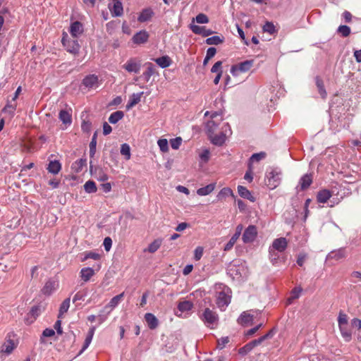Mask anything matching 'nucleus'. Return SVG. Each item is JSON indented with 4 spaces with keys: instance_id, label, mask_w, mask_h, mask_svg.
<instances>
[{
    "instance_id": "obj_22",
    "label": "nucleus",
    "mask_w": 361,
    "mask_h": 361,
    "mask_svg": "<svg viewBox=\"0 0 361 361\" xmlns=\"http://www.w3.org/2000/svg\"><path fill=\"white\" fill-rule=\"evenodd\" d=\"M49 173L54 175L58 174L61 170V164L58 160L50 161L47 167Z\"/></svg>"
},
{
    "instance_id": "obj_14",
    "label": "nucleus",
    "mask_w": 361,
    "mask_h": 361,
    "mask_svg": "<svg viewBox=\"0 0 361 361\" xmlns=\"http://www.w3.org/2000/svg\"><path fill=\"white\" fill-rule=\"evenodd\" d=\"M84 29L82 24L79 21H75L71 24L69 32L73 38H78L83 33Z\"/></svg>"
},
{
    "instance_id": "obj_48",
    "label": "nucleus",
    "mask_w": 361,
    "mask_h": 361,
    "mask_svg": "<svg viewBox=\"0 0 361 361\" xmlns=\"http://www.w3.org/2000/svg\"><path fill=\"white\" fill-rule=\"evenodd\" d=\"M266 157V153L264 152H259V153H255L253 154L251 157L250 158V166L252 165V163L253 162H258L260 160L264 159Z\"/></svg>"
},
{
    "instance_id": "obj_35",
    "label": "nucleus",
    "mask_w": 361,
    "mask_h": 361,
    "mask_svg": "<svg viewBox=\"0 0 361 361\" xmlns=\"http://www.w3.org/2000/svg\"><path fill=\"white\" fill-rule=\"evenodd\" d=\"M341 334L345 341H350L352 337L351 331L348 328V325L339 326Z\"/></svg>"
},
{
    "instance_id": "obj_32",
    "label": "nucleus",
    "mask_w": 361,
    "mask_h": 361,
    "mask_svg": "<svg viewBox=\"0 0 361 361\" xmlns=\"http://www.w3.org/2000/svg\"><path fill=\"white\" fill-rule=\"evenodd\" d=\"M229 196L235 197L233 190L230 188H224L218 193L217 198L219 200H223Z\"/></svg>"
},
{
    "instance_id": "obj_38",
    "label": "nucleus",
    "mask_w": 361,
    "mask_h": 361,
    "mask_svg": "<svg viewBox=\"0 0 361 361\" xmlns=\"http://www.w3.org/2000/svg\"><path fill=\"white\" fill-rule=\"evenodd\" d=\"M86 165V159H80L78 160H76L74 163H73L71 166V169L76 173L80 172L82 171L84 166Z\"/></svg>"
},
{
    "instance_id": "obj_23",
    "label": "nucleus",
    "mask_w": 361,
    "mask_h": 361,
    "mask_svg": "<svg viewBox=\"0 0 361 361\" xmlns=\"http://www.w3.org/2000/svg\"><path fill=\"white\" fill-rule=\"evenodd\" d=\"M143 94V92H139V93H133L129 99V101L128 104H126V109L128 110L132 109L134 106H135L137 104H138L140 100L141 97Z\"/></svg>"
},
{
    "instance_id": "obj_18",
    "label": "nucleus",
    "mask_w": 361,
    "mask_h": 361,
    "mask_svg": "<svg viewBox=\"0 0 361 361\" xmlns=\"http://www.w3.org/2000/svg\"><path fill=\"white\" fill-rule=\"evenodd\" d=\"M145 66L146 70L143 72L140 78H142L145 82H147L150 80L151 77L155 73V67L149 62L146 63Z\"/></svg>"
},
{
    "instance_id": "obj_26",
    "label": "nucleus",
    "mask_w": 361,
    "mask_h": 361,
    "mask_svg": "<svg viewBox=\"0 0 361 361\" xmlns=\"http://www.w3.org/2000/svg\"><path fill=\"white\" fill-rule=\"evenodd\" d=\"M59 118L66 126H70L72 123L71 114L67 110H61L59 114Z\"/></svg>"
},
{
    "instance_id": "obj_20",
    "label": "nucleus",
    "mask_w": 361,
    "mask_h": 361,
    "mask_svg": "<svg viewBox=\"0 0 361 361\" xmlns=\"http://www.w3.org/2000/svg\"><path fill=\"white\" fill-rule=\"evenodd\" d=\"M145 319L150 329H155L159 325L157 318L152 313H146L145 314Z\"/></svg>"
},
{
    "instance_id": "obj_61",
    "label": "nucleus",
    "mask_w": 361,
    "mask_h": 361,
    "mask_svg": "<svg viewBox=\"0 0 361 361\" xmlns=\"http://www.w3.org/2000/svg\"><path fill=\"white\" fill-rule=\"evenodd\" d=\"M236 241H237V239L233 237V235H232V237L231 238L229 241L226 244V245L224 248V250L226 252L230 251L233 248V247L235 245V243H236Z\"/></svg>"
},
{
    "instance_id": "obj_21",
    "label": "nucleus",
    "mask_w": 361,
    "mask_h": 361,
    "mask_svg": "<svg viewBox=\"0 0 361 361\" xmlns=\"http://www.w3.org/2000/svg\"><path fill=\"white\" fill-rule=\"evenodd\" d=\"M154 16V12L152 8H147L143 9L137 18V20L140 23H144L149 20Z\"/></svg>"
},
{
    "instance_id": "obj_40",
    "label": "nucleus",
    "mask_w": 361,
    "mask_h": 361,
    "mask_svg": "<svg viewBox=\"0 0 361 361\" xmlns=\"http://www.w3.org/2000/svg\"><path fill=\"white\" fill-rule=\"evenodd\" d=\"M315 81H316V85H317L318 91H319L320 95L323 98H324L326 95V92L324 86L323 80L319 76H317L315 78Z\"/></svg>"
},
{
    "instance_id": "obj_49",
    "label": "nucleus",
    "mask_w": 361,
    "mask_h": 361,
    "mask_svg": "<svg viewBox=\"0 0 361 361\" xmlns=\"http://www.w3.org/2000/svg\"><path fill=\"white\" fill-rule=\"evenodd\" d=\"M85 256L82 261H85L88 259H92L94 260H98L100 259L101 255L99 253L94 252H86L84 253Z\"/></svg>"
},
{
    "instance_id": "obj_57",
    "label": "nucleus",
    "mask_w": 361,
    "mask_h": 361,
    "mask_svg": "<svg viewBox=\"0 0 361 361\" xmlns=\"http://www.w3.org/2000/svg\"><path fill=\"white\" fill-rule=\"evenodd\" d=\"M182 143V139L180 137H176L170 140V144L173 149H178Z\"/></svg>"
},
{
    "instance_id": "obj_9",
    "label": "nucleus",
    "mask_w": 361,
    "mask_h": 361,
    "mask_svg": "<svg viewBox=\"0 0 361 361\" xmlns=\"http://www.w3.org/2000/svg\"><path fill=\"white\" fill-rule=\"evenodd\" d=\"M253 65L252 60H247L238 64L233 65L231 68V73L233 76H238L241 73L248 71Z\"/></svg>"
},
{
    "instance_id": "obj_12",
    "label": "nucleus",
    "mask_w": 361,
    "mask_h": 361,
    "mask_svg": "<svg viewBox=\"0 0 361 361\" xmlns=\"http://www.w3.org/2000/svg\"><path fill=\"white\" fill-rule=\"evenodd\" d=\"M288 246V241L286 238H279L275 239L269 247L271 250H276L282 252L286 250Z\"/></svg>"
},
{
    "instance_id": "obj_51",
    "label": "nucleus",
    "mask_w": 361,
    "mask_h": 361,
    "mask_svg": "<svg viewBox=\"0 0 361 361\" xmlns=\"http://www.w3.org/2000/svg\"><path fill=\"white\" fill-rule=\"evenodd\" d=\"M157 145L162 152L169 151V144L166 139H159L157 141Z\"/></svg>"
},
{
    "instance_id": "obj_59",
    "label": "nucleus",
    "mask_w": 361,
    "mask_h": 361,
    "mask_svg": "<svg viewBox=\"0 0 361 361\" xmlns=\"http://www.w3.org/2000/svg\"><path fill=\"white\" fill-rule=\"evenodd\" d=\"M269 336V334H267L266 335L259 338L258 339H255L251 342H250V345H251L252 349L259 345L263 341H264L267 338H268Z\"/></svg>"
},
{
    "instance_id": "obj_53",
    "label": "nucleus",
    "mask_w": 361,
    "mask_h": 361,
    "mask_svg": "<svg viewBox=\"0 0 361 361\" xmlns=\"http://www.w3.org/2000/svg\"><path fill=\"white\" fill-rule=\"evenodd\" d=\"M338 326H345L348 324V319L347 314L340 312L338 317Z\"/></svg>"
},
{
    "instance_id": "obj_44",
    "label": "nucleus",
    "mask_w": 361,
    "mask_h": 361,
    "mask_svg": "<svg viewBox=\"0 0 361 361\" xmlns=\"http://www.w3.org/2000/svg\"><path fill=\"white\" fill-rule=\"evenodd\" d=\"M252 320V316H251L250 314L247 313L246 312H243L240 316L239 317L238 322L239 324H247Z\"/></svg>"
},
{
    "instance_id": "obj_60",
    "label": "nucleus",
    "mask_w": 361,
    "mask_h": 361,
    "mask_svg": "<svg viewBox=\"0 0 361 361\" xmlns=\"http://www.w3.org/2000/svg\"><path fill=\"white\" fill-rule=\"evenodd\" d=\"M228 342L229 338L228 336L222 337L217 341V347L219 349H223Z\"/></svg>"
},
{
    "instance_id": "obj_29",
    "label": "nucleus",
    "mask_w": 361,
    "mask_h": 361,
    "mask_svg": "<svg viewBox=\"0 0 361 361\" xmlns=\"http://www.w3.org/2000/svg\"><path fill=\"white\" fill-rule=\"evenodd\" d=\"M16 106L17 104L16 102H13L12 101L8 102L6 106L2 109V112L4 114H7L12 117L15 114Z\"/></svg>"
},
{
    "instance_id": "obj_52",
    "label": "nucleus",
    "mask_w": 361,
    "mask_h": 361,
    "mask_svg": "<svg viewBox=\"0 0 361 361\" xmlns=\"http://www.w3.org/2000/svg\"><path fill=\"white\" fill-rule=\"evenodd\" d=\"M263 31L269 34H274L276 32V28L271 22H267L263 26Z\"/></svg>"
},
{
    "instance_id": "obj_56",
    "label": "nucleus",
    "mask_w": 361,
    "mask_h": 361,
    "mask_svg": "<svg viewBox=\"0 0 361 361\" xmlns=\"http://www.w3.org/2000/svg\"><path fill=\"white\" fill-rule=\"evenodd\" d=\"M92 128V123L90 121H82L81 129L84 133H89Z\"/></svg>"
},
{
    "instance_id": "obj_46",
    "label": "nucleus",
    "mask_w": 361,
    "mask_h": 361,
    "mask_svg": "<svg viewBox=\"0 0 361 361\" xmlns=\"http://www.w3.org/2000/svg\"><path fill=\"white\" fill-rule=\"evenodd\" d=\"M192 302L188 300L180 302L178 305V310L182 312L189 311L192 309Z\"/></svg>"
},
{
    "instance_id": "obj_13",
    "label": "nucleus",
    "mask_w": 361,
    "mask_h": 361,
    "mask_svg": "<svg viewBox=\"0 0 361 361\" xmlns=\"http://www.w3.org/2000/svg\"><path fill=\"white\" fill-rule=\"evenodd\" d=\"M190 29L193 33L200 35L202 37H208L214 33L213 30L207 28L205 26H200L193 23L190 25Z\"/></svg>"
},
{
    "instance_id": "obj_16",
    "label": "nucleus",
    "mask_w": 361,
    "mask_h": 361,
    "mask_svg": "<svg viewBox=\"0 0 361 361\" xmlns=\"http://www.w3.org/2000/svg\"><path fill=\"white\" fill-rule=\"evenodd\" d=\"M98 77L96 75H88L82 80V84L87 88H95L98 86Z\"/></svg>"
},
{
    "instance_id": "obj_10",
    "label": "nucleus",
    "mask_w": 361,
    "mask_h": 361,
    "mask_svg": "<svg viewBox=\"0 0 361 361\" xmlns=\"http://www.w3.org/2000/svg\"><path fill=\"white\" fill-rule=\"evenodd\" d=\"M257 235V231L255 226H249L244 231L243 234V241L244 243H250L253 242Z\"/></svg>"
},
{
    "instance_id": "obj_4",
    "label": "nucleus",
    "mask_w": 361,
    "mask_h": 361,
    "mask_svg": "<svg viewBox=\"0 0 361 361\" xmlns=\"http://www.w3.org/2000/svg\"><path fill=\"white\" fill-rule=\"evenodd\" d=\"M61 42L67 51L74 54H78L79 52L80 46L77 39L74 38V39H70L68 38V34L63 32Z\"/></svg>"
},
{
    "instance_id": "obj_39",
    "label": "nucleus",
    "mask_w": 361,
    "mask_h": 361,
    "mask_svg": "<svg viewBox=\"0 0 361 361\" xmlns=\"http://www.w3.org/2000/svg\"><path fill=\"white\" fill-rule=\"evenodd\" d=\"M83 187H84V190L87 193H94L97 190L96 184L93 180H87L84 184Z\"/></svg>"
},
{
    "instance_id": "obj_63",
    "label": "nucleus",
    "mask_w": 361,
    "mask_h": 361,
    "mask_svg": "<svg viewBox=\"0 0 361 361\" xmlns=\"http://www.w3.org/2000/svg\"><path fill=\"white\" fill-rule=\"evenodd\" d=\"M302 289L301 287H295L291 291V299H297L300 297Z\"/></svg>"
},
{
    "instance_id": "obj_28",
    "label": "nucleus",
    "mask_w": 361,
    "mask_h": 361,
    "mask_svg": "<svg viewBox=\"0 0 361 361\" xmlns=\"http://www.w3.org/2000/svg\"><path fill=\"white\" fill-rule=\"evenodd\" d=\"M312 183V176L309 174H305L302 176L300 180L299 185L300 186V189L304 190L310 187V185Z\"/></svg>"
},
{
    "instance_id": "obj_30",
    "label": "nucleus",
    "mask_w": 361,
    "mask_h": 361,
    "mask_svg": "<svg viewBox=\"0 0 361 361\" xmlns=\"http://www.w3.org/2000/svg\"><path fill=\"white\" fill-rule=\"evenodd\" d=\"M162 244V240L161 238L155 239L153 242H152L148 247L145 250V252H148L149 253H154Z\"/></svg>"
},
{
    "instance_id": "obj_2",
    "label": "nucleus",
    "mask_w": 361,
    "mask_h": 361,
    "mask_svg": "<svg viewBox=\"0 0 361 361\" xmlns=\"http://www.w3.org/2000/svg\"><path fill=\"white\" fill-rule=\"evenodd\" d=\"M216 303L217 307L222 311L225 310L228 306L231 300V290L224 283H216L215 285Z\"/></svg>"
},
{
    "instance_id": "obj_64",
    "label": "nucleus",
    "mask_w": 361,
    "mask_h": 361,
    "mask_svg": "<svg viewBox=\"0 0 361 361\" xmlns=\"http://www.w3.org/2000/svg\"><path fill=\"white\" fill-rule=\"evenodd\" d=\"M221 65H222V62L221 61H216L213 65V66H212V68L211 69V71L212 73H216L217 74H219V73H222Z\"/></svg>"
},
{
    "instance_id": "obj_42",
    "label": "nucleus",
    "mask_w": 361,
    "mask_h": 361,
    "mask_svg": "<svg viewBox=\"0 0 361 361\" xmlns=\"http://www.w3.org/2000/svg\"><path fill=\"white\" fill-rule=\"evenodd\" d=\"M279 252H277L276 250H271V247H269V257L271 263L273 265H275L278 263V261L279 259Z\"/></svg>"
},
{
    "instance_id": "obj_45",
    "label": "nucleus",
    "mask_w": 361,
    "mask_h": 361,
    "mask_svg": "<svg viewBox=\"0 0 361 361\" xmlns=\"http://www.w3.org/2000/svg\"><path fill=\"white\" fill-rule=\"evenodd\" d=\"M87 295V289H82L79 291H78L73 298V302H75L79 300H84L85 297Z\"/></svg>"
},
{
    "instance_id": "obj_50",
    "label": "nucleus",
    "mask_w": 361,
    "mask_h": 361,
    "mask_svg": "<svg viewBox=\"0 0 361 361\" xmlns=\"http://www.w3.org/2000/svg\"><path fill=\"white\" fill-rule=\"evenodd\" d=\"M337 31L341 36L344 37L349 36L350 34V28L348 25H340Z\"/></svg>"
},
{
    "instance_id": "obj_6",
    "label": "nucleus",
    "mask_w": 361,
    "mask_h": 361,
    "mask_svg": "<svg viewBox=\"0 0 361 361\" xmlns=\"http://www.w3.org/2000/svg\"><path fill=\"white\" fill-rule=\"evenodd\" d=\"M333 195L340 196V198L336 203H338L340 200L343 199V195H340L339 192L337 191L336 186H334L331 188V190L326 189L320 190L317 195V202L320 203H326Z\"/></svg>"
},
{
    "instance_id": "obj_7",
    "label": "nucleus",
    "mask_w": 361,
    "mask_h": 361,
    "mask_svg": "<svg viewBox=\"0 0 361 361\" xmlns=\"http://www.w3.org/2000/svg\"><path fill=\"white\" fill-rule=\"evenodd\" d=\"M122 68L129 73L137 74L141 69V61L136 57L130 58L123 66Z\"/></svg>"
},
{
    "instance_id": "obj_55",
    "label": "nucleus",
    "mask_w": 361,
    "mask_h": 361,
    "mask_svg": "<svg viewBox=\"0 0 361 361\" xmlns=\"http://www.w3.org/2000/svg\"><path fill=\"white\" fill-rule=\"evenodd\" d=\"M195 20H196V22L197 23L205 24V23H209V18L207 17V15H205L204 13H199L196 16Z\"/></svg>"
},
{
    "instance_id": "obj_34",
    "label": "nucleus",
    "mask_w": 361,
    "mask_h": 361,
    "mask_svg": "<svg viewBox=\"0 0 361 361\" xmlns=\"http://www.w3.org/2000/svg\"><path fill=\"white\" fill-rule=\"evenodd\" d=\"M224 41V37L216 35V36H212V37L207 38V39L205 40V42L207 44H209V45H218V44L223 43Z\"/></svg>"
},
{
    "instance_id": "obj_58",
    "label": "nucleus",
    "mask_w": 361,
    "mask_h": 361,
    "mask_svg": "<svg viewBox=\"0 0 361 361\" xmlns=\"http://www.w3.org/2000/svg\"><path fill=\"white\" fill-rule=\"evenodd\" d=\"M96 178L99 181H106L108 180V175L103 171L102 169H99L96 174Z\"/></svg>"
},
{
    "instance_id": "obj_33",
    "label": "nucleus",
    "mask_w": 361,
    "mask_h": 361,
    "mask_svg": "<svg viewBox=\"0 0 361 361\" xmlns=\"http://www.w3.org/2000/svg\"><path fill=\"white\" fill-rule=\"evenodd\" d=\"M124 116V113L122 111H116L112 113L109 117V123L112 124H116L120 120H121Z\"/></svg>"
},
{
    "instance_id": "obj_19",
    "label": "nucleus",
    "mask_w": 361,
    "mask_h": 361,
    "mask_svg": "<svg viewBox=\"0 0 361 361\" xmlns=\"http://www.w3.org/2000/svg\"><path fill=\"white\" fill-rule=\"evenodd\" d=\"M95 274V271L91 267L82 268L80 271V277L81 280L87 283Z\"/></svg>"
},
{
    "instance_id": "obj_62",
    "label": "nucleus",
    "mask_w": 361,
    "mask_h": 361,
    "mask_svg": "<svg viewBox=\"0 0 361 361\" xmlns=\"http://www.w3.org/2000/svg\"><path fill=\"white\" fill-rule=\"evenodd\" d=\"M203 255V248L200 246L197 247L194 251V259L198 261Z\"/></svg>"
},
{
    "instance_id": "obj_17",
    "label": "nucleus",
    "mask_w": 361,
    "mask_h": 361,
    "mask_svg": "<svg viewBox=\"0 0 361 361\" xmlns=\"http://www.w3.org/2000/svg\"><path fill=\"white\" fill-rule=\"evenodd\" d=\"M148 39V32L146 30H141L133 35L132 41L133 42L134 44H141L147 42Z\"/></svg>"
},
{
    "instance_id": "obj_25",
    "label": "nucleus",
    "mask_w": 361,
    "mask_h": 361,
    "mask_svg": "<svg viewBox=\"0 0 361 361\" xmlns=\"http://www.w3.org/2000/svg\"><path fill=\"white\" fill-rule=\"evenodd\" d=\"M156 63L162 68L170 66L172 63V61L169 56H163L154 59Z\"/></svg>"
},
{
    "instance_id": "obj_31",
    "label": "nucleus",
    "mask_w": 361,
    "mask_h": 361,
    "mask_svg": "<svg viewBox=\"0 0 361 361\" xmlns=\"http://www.w3.org/2000/svg\"><path fill=\"white\" fill-rule=\"evenodd\" d=\"M215 188V183H211L205 187L199 188L197 190V194L200 196H205L210 194Z\"/></svg>"
},
{
    "instance_id": "obj_3",
    "label": "nucleus",
    "mask_w": 361,
    "mask_h": 361,
    "mask_svg": "<svg viewBox=\"0 0 361 361\" xmlns=\"http://www.w3.org/2000/svg\"><path fill=\"white\" fill-rule=\"evenodd\" d=\"M200 318L204 324L211 329H214V326H216L219 320V317L216 312L209 308L204 309Z\"/></svg>"
},
{
    "instance_id": "obj_8",
    "label": "nucleus",
    "mask_w": 361,
    "mask_h": 361,
    "mask_svg": "<svg viewBox=\"0 0 361 361\" xmlns=\"http://www.w3.org/2000/svg\"><path fill=\"white\" fill-rule=\"evenodd\" d=\"M228 272L233 279H238L246 275L247 269L243 263L231 264L228 268Z\"/></svg>"
},
{
    "instance_id": "obj_37",
    "label": "nucleus",
    "mask_w": 361,
    "mask_h": 361,
    "mask_svg": "<svg viewBox=\"0 0 361 361\" xmlns=\"http://www.w3.org/2000/svg\"><path fill=\"white\" fill-rule=\"evenodd\" d=\"M70 301H71L70 298H68L62 302V303L60 305V308H59V316H58L59 318L62 317L63 315L66 312H67V311L68 310L69 307H70Z\"/></svg>"
},
{
    "instance_id": "obj_5",
    "label": "nucleus",
    "mask_w": 361,
    "mask_h": 361,
    "mask_svg": "<svg viewBox=\"0 0 361 361\" xmlns=\"http://www.w3.org/2000/svg\"><path fill=\"white\" fill-rule=\"evenodd\" d=\"M281 180V173L276 169H273L267 175V185L270 190H274L280 185Z\"/></svg>"
},
{
    "instance_id": "obj_15",
    "label": "nucleus",
    "mask_w": 361,
    "mask_h": 361,
    "mask_svg": "<svg viewBox=\"0 0 361 361\" xmlns=\"http://www.w3.org/2000/svg\"><path fill=\"white\" fill-rule=\"evenodd\" d=\"M113 5L111 4H109V8L111 11L112 16L114 17H119L121 16L123 13V4L121 1H112Z\"/></svg>"
},
{
    "instance_id": "obj_36",
    "label": "nucleus",
    "mask_w": 361,
    "mask_h": 361,
    "mask_svg": "<svg viewBox=\"0 0 361 361\" xmlns=\"http://www.w3.org/2000/svg\"><path fill=\"white\" fill-rule=\"evenodd\" d=\"M345 257V251L344 249H339L336 251L331 252L329 254V257L335 260H339Z\"/></svg>"
},
{
    "instance_id": "obj_11",
    "label": "nucleus",
    "mask_w": 361,
    "mask_h": 361,
    "mask_svg": "<svg viewBox=\"0 0 361 361\" xmlns=\"http://www.w3.org/2000/svg\"><path fill=\"white\" fill-rule=\"evenodd\" d=\"M59 286V281L54 279H49L42 289V294L45 295H51L56 291Z\"/></svg>"
},
{
    "instance_id": "obj_47",
    "label": "nucleus",
    "mask_w": 361,
    "mask_h": 361,
    "mask_svg": "<svg viewBox=\"0 0 361 361\" xmlns=\"http://www.w3.org/2000/svg\"><path fill=\"white\" fill-rule=\"evenodd\" d=\"M121 154L122 155L125 156L126 160H128L130 159V148L128 144L124 143V144L121 145Z\"/></svg>"
},
{
    "instance_id": "obj_43",
    "label": "nucleus",
    "mask_w": 361,
    "mask_h": 361,
    "mask_svg": "<svg viewBox=\"0 0 361 361\" xmlns=\"http://www.w3.org/2000/svg\"><path fill=\"white\" fill-rule=\"evenodd\" d=\"M97 133L95 132L92 137V140L90 143V156L93 157L96 152V146H97Z\"/></svg>"
},
{
    "instance_id": "obj_1",
    "label": "nucleus",
    "mask_w": 361,
    "mask_h": 361,
    "mask_svg": "<svg viewBox=\"0 0 361 361\" xmlns=\"http://www.w3.org/2000/svg\"><path fill=\"white\" fill-rule=\"evenodd\" d=\"M222 120L221 113L216 111L212 114L211 120L206 125L207 132L211 142L218 146H221L225 142L226 130H230L228 123H224L220 130H219V125Z\"/></svg>"
},
{
    "instance_id": "obj_24",
    "label": "nucleus",
    "mask_w": 361,
    "mask_h": 361,
    "mask_svg": "<svg viewBox=\"0 0 361 361\" xmlns=\"http://www.w3.org/2000/svg\"><path fill=\"white\" fill-rule=\"evenodd\" d=\"M238 192L239 195L245 199L249 200L250 202H254L255 197L251 194V192L244 186L238 185Z\"/></svg>"
},
{
    "instance_id": "obj_41",
    "label": "nucleus",
    "mask_w": 361,
    "mask_h": 361,
    "mask_svg": "<svg viewBox=\"0 0 361 361\" xmlns=\"http://www.w3.org/2000/svg\"><path fill=\"white\" fill-rule=\"evenodd\" d=\"M123 296H124V293H122L119 295L114 296V298H112L111 299V300L109 302L107 306L112 309L116 307L119 304V302L122 300Z\"/></svg>"
},
{
    "instance_id": "obj_27",
    "label": "nucleus",
    "mask_w": 361,
    "mask_h": 361,
    "mask_svg": "<svg viewBox=\"0 0 361 361\" xmlns=\"http://www.w3.org/2000/svg\"><path fill=\"white\" fill-rule=\"evenodd\" d=\"M16 348V345L15 344L14 341L11 339H8L2 345L1 352L6 353V355H9Z\"/></svg>"
},
{
    "instance_id": "obj_54",
    "label": "nucleus",
    "mask_w": 361,
    "mask_h": 361,
    "mask_svg": "<svg viewBox=\"0 0 361 361\" xmlns=\"http://www.w3.org/2000/svg\"><path fill=\"white\" fill-rule=\"evenodd\" d=\"M200 159L204 163H207L209 160L210 152L208 149H204L199 154Z\"/></svg>"
}]
</instances>
